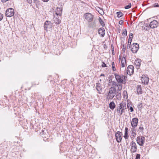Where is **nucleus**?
Wrapping results in <instances>:
<instances>
[{
	"label": "nucleus",
	"mask_w": 159,
	"mask_h": 159,
	"mask_svg": "<svg viewBox=\"0 0 159 159\" xmlns=\"http://www.w3.org/2000/svg\"><path fill=\"white\" fill-rule=\"evenodd\" d=\"M125 109L126 104L123 102H121L116 107V111L120 116L123 113L125 112Z\"/></svg>",
	"instance_id": "1"
},
{
	"label": "nucleus",
	"mask_w": 159,
	"mask_h": 159,
	"mask_svg": "<svg viewBox=\"0 0 159 159\" xmlns=\"http://www.w3.org/2000/svg\"><path fill=\"white\" fill-rule=\"evenodd\" d=\"M114 75L116 81L120 84H126L127 81V77L123 75H119L116 73L114 74Z\"/></svg>",
	"instance_id": "2"
},
{
	"label": "nucleus",
	"mask_w": 159,
	"mask_h": 159,
	"mask_svg": "<svg viewBox=\"0 0 159 159\" xmlns=\"http://www.w3.org/2000/svg\"><path fill=\"white\" fill-rule=\"evenodd\" d=\"M116 89L111 87L109 89L107 98V99H112L116 95Z\"/></svg>",
	"instance_id": "3"
},
{
	"label": "nucleus",
	"mask_w": 159,
	"mask_h": 159,
	"mask_svg": "<svg viewBox=\"0 0 159 159\" xmlns=\"http://www.w3.org/2000/svg\"><path fill=\"white\" fill-rule=\"evenodd\" d=\"M137 143L140 146H143L145 142V138L143 136H138L136 139Z\"/></svg>",
	"instance_id": "4"
},
{
	"label": "nucleus",
	"mask_w": 159,
	"mask_h": 159,
	"mask_svg": "<svg viewBox=\"0 0 159 159\" xmlns=\"http://www.w3.org/2000/svg\"><path fill=\"white\" fill-rule=\"evenodd\" d=\"M85 19L89 22H91L93 20L94 16L92 14L86 13L84 15Z\"/></svg>",
	"instance_id": "5"
},
{
	"label": "nucleus",
	"mask_w": 159,
	"mask_h": 159,
	"mask_svg": "<svg viewBox=\"0 0 159 159\" xmlns=\"http://www.w3.org/2000/svg\"><path fill=\"white\" fill-rule=\"evenodd\" d=\"M131 49L133 53L137 52L139 48V44L136 43H134L131 46Z\"/></svg>",
	"instance_id": "6"
},
{
	"label": "nucleus",
	"mask_w": 159,
	"mask_h": 159,
	"mask_svg": "<svg viewBox=\"0 0 159 159\" xmlns=\"http://www.w3.org/2000/svg\"><path fill=\"white\" fill-rule=\"evenodd\" d=\"M14 10L12 8H9L6 10L5 15L7 17H10L14 15Z\"/></svg>",
	"instance_id": "7"
},
{
	"label": "nucleus",
	"mask_w": 159,
	"mask_h": 159,
	"mask_svg": "<svg viewBox=\"0 0 159 159\" xmlns=\"http://www.w3.org/2000/svg\"><path fill=\"white\" fill-rule=\"evenodd\" d=\"M131 146L130 151L134 153L136 152L137 148L136 143L134 141H132L130 143Z\"/></svg>",
	"instance_id": "8"
},
{
	"label": "nucleus",
	"mask_w": 159,
	"mask_h": 159,
	"mask_svg": "<svg viewBox=\"0 0 159 159\" xmlns=\"http://www.w3.org/2000/svg\"><path fill=\"white\" fill-rule=\"evenodd\" d=\"M122 135V133H121L120 131H117L116 133V138L117 142L120 143L121 142Z\"/></svg>",
	"instance_id": "9"
},
{
	"label": "nucleus",
	"mask_w": 159,
	"mask_h": 159,
	"mask_svg": "<svg viewBox=\"0 0 159 159\" xmlns=\"http://www.w3.org/2000/svg\"><path fill=\"white\" fill-rule=\"evenodd\" d=\"M134 67L132 65H129L127 68L126 71L128 74L131 75L134 73Z\"/></svg>",
	"instance_id": "10"
},
{
	"label": "nucleus",
	"mask_w": 159,
	"mask_h": 159,
	"mask_svg": "<svg viewBox=\"0 0 159 159\" xmlns=\"http://www.w3.org/2000/svg\"><path fill=\"white\" fill-rule=\"evenodd\" d=\"M138 120H139L137 118H134L132 119L131 124L133 128H135L137 126Z\"/></svg>",
	"instance_id": "11"
},
{
	"label": "nucleus",
	"mask_w": 159,
	"mask_h": 159,
	"mask_svg": "<svg viewBox=\"0 0 159 159\" xmlns=\"http://www.w3.org/2000/svg\"><path fill=\"white\" fill-rule=\"evenodd\" d=\"M158 22L156 20H153L149 24V27L152 28L154 29L157 27Z\"/></svg>",
	"instance_id": "12"
},
{
	"label": "nucleus",
	"mask_w": 159,
	"mask_h": 159,
	"mask_svg": "<svg viewBox=\"0 0 159 159\" xmlns=\"http://www.w3.org/2000/svg\"><path fill=\"white\" fill-rule=\"evenodd\" d=\"M141 80L143 84H147L148 83L149 78L148 77H146L145 75H143L141 78Z\"/></svg>",
	"instance_id": "13"
},
{
	"label": "nucleus",
	"mask_w": 159,
	"mask_h": 159,
	"mask_svg": "<svg viewBox=\"0 0 159 159\" xmlns=\"http://www.w3.org/2000/svg\"><path fill=\"white\" fill-rule=\"evenodd\" d=\"M62 7H57L56 9L55 14L57 16H61L62 13Z\"/></svg>",
	"instance_id": "14"
},
{
	"label": "nucleus",
	"mask_w": 159,
	"mask_h": 159,
	"mask_svg": "<svg viewBox=\"0 0 159 159\" xmlns=\"http://www.w3.org/2000/svg\"><path fill=\"white\" fill-rule=\"evenodd\" d=\"M96 88L98 91V93H101L102 91V87L100 83H96Z\"/></svg>",
	"instance_id": "15"
},
{
	"label": "nucleus",
	"mask_w": 159,
	"mask_h": 159,
	"mask_svg": "<svg viewBox=\"0 0 159 159\" xmlns=\"http://www.w3.org/2000/svg\"><path fill=\"white\" fill-rule=\"evenodd\" d=\"M141 61L140 59H138L135 60L134 64L135 66V67L137 69H138L140 68Z\"/></svg>",
	"instance_id": "16"
},
{
	"label": "nucleus",
	"mask_w": 159,
	"mask_h": 159,
	"mask_svg": "<svg viewBox=\"0 0 159 159\" xmlns=\"http://www.w3.org/2000/svg\"><path fill=\"white\" fill-rule=\"evenodd\" d=\"M105 30L103 27L100 28L98 30V33L101 35V36L103 37L104 36L105 32Z\"/></svg>",
	"instance_id": "17"
},
{
	"label": "nucleus",
	"mask_w": 159,
	"mask_h": 159,
	"mask_svg": "<svg viewBox=\"0 0 159 159\" xmlns=\"http://www.w3.org/2000/svg\"><path fill=\"white\" fill-rule=\"evenodd\" d=\"M131 128V139H134L136 135V129L134 128Z\"/></svg>",
	"instance_id": "18"
},
{
	"label": "nucleus",
	"mask_w": 159,
	"mask_h": 159,
	"mask_svg": "<svg viewBox=\"0 0 159 159\" xmlns=\"http://www.w3.org/2000/svg\"><path fill=\"white\" fill-rule=\"evenodd\" d=\"M133 35L132 33H130L129 35V37L128 39V43L127 46V47L126 48L127 49H129L130 48V46L129 47V43H130L129 45L131 44L132 39L133 38Z\"/></svg>",
	"instance_id": "19"
},
{
	"label": "nucleus",
	"mask_w": 159,
	"mask_h": 159,
	"mask_svg": "<svg viewBox=\"0 0 159 159\" xmlns=\"http://www.w3.org/2000/svg\"><path fill=\"white\" fill-rule=\"evenodd\" d=\"M49 26H51V22L48 20H46L44 23V26L45 30H47V29L49 28Z\"/></svg>",
	"instance_id": "20"
},
{
	"label": "nucleus",
	"mask_w": 159,
	"mask_h": 159,
	"mask_svg": "<svg viewBox=\"0 0 159 159\" xmlns=\"http://www.w3.org/2000/svg\"><path fill=\"white\" fill-rule=\"evenodd\" d=\"M53 20L56 24H59L61 23V20L59 16H57L56 17L55 15L53 18Z\"/></svg>",
	"instance_id": "21"
},
{
	"label": "nucleus",
	"mask_w": 159,
	"mask_h": 159,
	"mask_svg": "<svg viewBox=\"0 0 159 159\" xmlns=\"http://www.w3.org/2000/svg\"><path fill=\"white\" fill-rule=\"evenodd\" d=\"M137 93L139 94H141L142 93V89L141 86L140 85H137Z\"/></svg>",
	"instance_id": "22"
},
{
	"label": "nucleus",
	"mask_w": 159,
	"mask_h": 159,
	"mask_svg": "<svg viewBox=\"0 0 159 159\" xmlns=\"http://www.w3.org/2000/svg\"><path fill=\"white\" fill-rule=\"evenodd\" d=\"M121 66L122 67H124L126 65V60L125 57H123L121 59Z\"/></svg>",
	"instance_id": "23"
},
{
	"label": "nucleus",
	"mask_w": 159,
	"mask_h": 159,
	"mask_svg": "<svg viewBox=\"0 0 159 159\" xmlns=\"http://www.w3.org/2000/svg\"><path fill=\"white\" fill-rule=\"evenodd\" d=\"M128 128L127 127H126L125 130V134L124 136V137L126 139H127L129 137V135L128 134Z\"/></svg>",
	"instance_id": "24"
},
{
	"label": "nucleus",
	"mask_w": 159,
	"mask_h": 159,
	"mask_svg": "<svg viewBox=\"0 0 159 159\" xmlns=\"http://www.w3.org/2000/svg\"><path fill=\"white\" fill-rule=\"evenodd\" d=\"M96 26V22L94 21L93 22H90L89 24V26L90 27L95 28Z\"/></svg>",
	"instance_id": "25"
},
{
	"label": "nucleus",
	"mask_w": 159,
	"mask_h": 159,
	"mask_svg": "<svg viewBox=\"0 0 159 159\" xmlns=\"http://www.w3.org/2000/svg\"><path fill=\"white\" fill-rule=\"evenodd\" d=\"M116 105L114 102H111L109 104V107L112 110L114 109Z\"/></svg>",
	"instance_id": "26"
},
{
	"label": "nucleus",
	"mask_w": 159,
	"mask_h": 159,
	"mask_svg": "<svg viewBox=\"0 0 159 159\" xmlns=\"http://www.w3.org/2000/svg\"><path fill=\"white\" fill-rule=\"evenodd\" d=\"M98 20L100 24L102 25V27L104 26H105V23L101 19V18L99 17L98 19Z\"/></svg>",
	"instance_id": "27"
},
{
	"label": "nucleus",
	"mask_w": 159,
	"mask_h": 159,
	"mask_svg": "<svg viewBox=\"0 0 159 159\" xmlns=\"http://www.w3.org/2000/svg\"><path fill=\"white\" fill-rule=\"evenodd\" d=\"M117 17L120 18L123 15V13L121 11H119L116 12Z\"/></svg>",
	"instance_id": "28"
},
{
	"label": "nucleus",
	"mask_w": 159,
	"mask_h": 159,
	"mask_svg": "<svg viewBox=\"0 0 159 159\" xmlns=\"http://www.w3.org/2000/svg\"><path fill=\"white\" fill-rule=\"evenodd\" d=\"M116 98L117 99H119L120 98V97L121 96L120 93L119 92H116Z\"/></svg>",
	"instance_id": "29"
},
{
	"label": "nucleus",
	"mask_w": 159,
	"mask_h": 159,
	"mask_svg": "<svg viewBox=\"0 0 159 159\" xmlns=\"http://www.w3.org/2000/svg\"><path fill=\"white\" fill-rule=\"evenodd\" d=\"M118 87V89L117 91H120L122 90V85L121 84H119L117 85L116 86Z\"/></svg>",
	"instance_id": "30"
},
{
	"label": "nucleus",
	"mask_w": 159,
	"mask_h": 159,
	"mask_svg": "<svg viewBox=\"0 0 159 159\" xmlns=\"http://www.w3.org/2000/svg\"><path fill=\"white\" fill-rule=\"evenodd\" d=\"M142 103L139 102L137 105V107H138L139 109H141L142 107Z\"/></svg>",
	"instance_id": "31"
},
{
	"label": "nucleus",
	"mask_w": 159,
	"mask_h": 159,
	"mask_svg": "<svg viewBox=\"0 0 159 159\" xmlns=\"http://www.w3.org/2000/svg\"><path fill=\"white\" fill-rule=\"evenodd\" d=\"M131 7V3H129L125 7V9H128L130 8Z\"/></svg>",
	"instance_id": "32"
},
{
	"label": "nucleus",
	"mask_w": 159,
	"mask_h": 159,
	"mask_svg": "<svg viewBox=\"0 0 159 159\" xmlns=\"http://www.w3.org/2000/svg\"><path fill=\"white\" fill-rule=\"evenodd\" d=\"M112 67L113 70V71L116 70V68L115 67V63H114V62H112Z\"/></svg>",
	"instance_id": "33"
},
{
	"label": "nucleus",
	"mask_w": 159,
	"mask_h": 159,
	"mask_svg": "<svg viewBox=\"0 0 159 159\" xmlns=\"http://www.w3.org/2000/svg\"><path fill=\"white\" fill-rule=\"evenodd\" d=\"M152 7H159V4L157 3H155L153 5Z\"/></svg>",
	"instance_id": "34"
},
{
	"label": "nucleus",
	"mask_w": 159,
	"mask_h": 159,
	"mask_svg": "<svg viewBox=\"0 0 159 159\" xmlns=\"http://www.w3.org/2000/svg\"><path fill=\"white\" fill-rule=\"evenodd\" d=\"M140 155L139 154H137L136 155L135 159H140Z\"/></svg>",
	"instance_id": "35"
},
{
	"label": "nucleus",
	"mask_w": 159,
	"mask_h": 159,
	"mask_svg": "<svg viewBox=\"0 0 159 159\" xmlns=\"http://www.w3.org/2000/svg\"><path fill=\"white\" fill-rule=\"evenodd\" d=\"M127 34V31H126V30L125 29V31L122 33V35H125V36H126Z\"/></svg>",
	"instance_id": "36"
},
{
	"label": "nucleus",
	"mask_w": 159,
	"mask_h": 159,
	"mask_svg": "<svg viewBox=\"0 0 159 159\" xmlns=\"http://www.w3.org/2000/svg\"><path fill=\"white\" fill-rule=\"evenodd\" d=\"M111 47L112 48V54L113 55H114V47L113 45H111Z\"/></svg>",
	"instance_id": "37"
},
{
	"label": "nucleus",
	"mask_w": 159,
	"mask_h": 159,
	"mask_svg": "<svg viewBox=\"0 0 159 159\" xmlns=\"http://www.w3.org/2000/svg\"><path fill=\"white\" fill-rule=\"evenodd\" d=\"M102 67H106L107 66L106 64L104 62H102Z\"/></svg>",
	"instance_id": "38"
},
{
	"label": "nucleus",
	"mask_w": 159,
	"mask_h": 159,
	"mask_svg": "<svg viewBox=\"0 0 159 159\" xmlns=\"http://www.w3.org/2000/svg\"><path fill=\"white\" fill-rule=\"evenodd\" d=\"M111 83L112 85L117 86L116 83L114 81H111Z\"/></svg>",
	"instance_id": "39"
},
{
	"label": "nucleus",
	"mask_w": 159,
	"mask_h": 159,
	"mask_svg": "<svg viewBox=\"0 0 159 159\" xmlns=\"http://www.w3.org/2000/svg\"><path fill=\"white\" fill-rule=\"evenodd\" d=\"M3 15L2 14L0 13V21L3 18Z\"/></svg>",
	"instance_id": "40"
},
{
	"label": "nucleus",
	"mask_w": 159,
	"mask_h": 159,
	"mask_svg": "<svg viewBox=\"0 0 159 159\" xmlns=\"http://www.w3.org/2000/svg\"><path fill=\"white\" fill-rule=\"evenodd\" d=\"M26 1L30 4H31L32 3V0H26Z\"/></svg>",
	"instance_id": "41"
},
{
	"label": "nucleus",
	"mask_w": 159,
	"mask_h": 159,
	"mask_svg": "<svg viewBox=\"0 0 159 159\" xmlns=\"http://www.w3.org/2000/svg\"><path fill=\"white\" fill-rule=\"evenodd\" d=\"M129 110H130L131 112H132L134 111L133 108L132 107H131L129 108Z\"/></svg>",
	"instance_id": "42"
},
{
	"label": "nucleus",
	"mask_w": 159,
	"mask_h": 159,
	"mask_svg": "<svg viewBox=\"0 0 159 159\" xmlns=\"http://www.w3.org/2000/svg\"><path fill=\"white\" fill-rule=\"evenodd\" d=\"M139 129L141 130L142 131H143V130L144 129V128L143 127H139Z\"/></svg>",
	"instance_id": "43"
},
{
	"label": "nucleus",
	"mask_w": 159,
	"mask_h": 159,
	"mask_svg": "<svg viewBox=\"0 0 159 159\" xmlns=\"http://www.w3.org/2000/svg\"><path fill=\"white\" fill-rule=\"evenodd\" d=\"M123 23V21L122 20H121L119 21V24H120V25H121Z\"/></svg>",
	"instance_id": "44"
},
{
	"label": "nucleus",
	"mask_w": 159,
	"mask_h": 159,
	"mask_svg": "<svg viewBox=\"0 0 159 159\" xmlns=\"http://www.w3.org/2000/svg\"><path fill=\"white\" fill-rule=\"evenodd\" d=\"M126 50V48H123L122 51L123 52L125 53Z\"/></svg>",
	"instance_id": "45"
},
{
	"label": "nucleus",
	"mask_w": 159,
	"mask_h": 159,
	"mask_svg": "<svg viewBox=\"0 0 159 159\" xmlns=\"http://www.w3.org/2000/svg\"><path fill=\"white\" fill-rule=\"evenodd\" d=\"M122 47L123 48H126V46H125V44H124L122 45Z\"/></svg>",
	"instance_id": "46"
},
{
	"label": "nucleus",
	"mask_w": 159,
	"mask_h": 159,
	"mask_svg": "<svg viewBox=\"0 0 159 159\" xmlns=\"http://www.w3.org/2000/svg\"><path fill=\"white\" fill-rule=\"evenodd\" d=\"M100 76H104V75L103 74H102L100 75Z\"/></svg>",
	"instance_id": "47"
},
{
	"label": "nucleus",
	"mask_w": 159,
	"mask_h": 159,
	"mask_svg": "<svg viewBox=\"0 0 159 159\" xmlns=\"http://www.w3.org/2000/svg\"><path fill=\"white\" fill-rule=\"evenodd\" d=\"M120 29H119L118 30V32L119 33L120 32Z\"/></svg>",
	"instance_id": "48"
},
{
	"label": "nucleus",
	"mask_w": 159,
	"mask_h": 159,
	"mask_svg": "<svg viewBox=\"0 0 159 159\" xmlns=\"http://www.w3.org/2000/svg\"><path fill=\"white\" fill-rule=\"evenodd\" d=\"M129 44H130V43H129V46H130V45H129Z\"/></svg>",
	"instance_id": "49"
},
{
	"label": "nucleus",
	"mask_w": 159,
	"mask_h": 159,
	"mask_svg": "<svg viewBox=\"0 0 159 159\" xmlns=\"http://www.w3.org/2000/svg\"><path fill=\"white\" fill-rule=\"evenodd\" d=\"M44 132V131L43 130H42V132Z\"/></svg>",
	"instance_id": "50"
}]
</instances>
